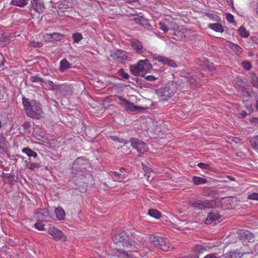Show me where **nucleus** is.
<instances>
[{"label": "nucleus", "mask_w": 258, "mask_h": 258, "mask_svg": "<svg viewBox=\"0 0 258 258\" xmlns=\"http://www.w3.org/2000/svg\"><path fill=\"white\" fill-rule=\"evenodd\" d=\"M159 28L162 30L163 31H164L165 33L167 32L168 31V27H167V26L164 23H161L160 22L159 24Z\"/></svg>", "instance_id": "43"}, {"label": "nucleus", "mask_w": 258, "mask_h": 258, "mask_svg": "<svg viewBox=\"0 0 258 258\" xmlns=\"http://www.w3.org/2000/svg\"><path fill=\"white\" fill-rule=\"evenodd\" d=\"M3 177L8 178L10 182H12L14 180V175L9 173H3Z\"/></svg>", "instance_id": "47"}, {"label": "nucleus", "mask_w": 258, "mask_h": 258, "mask_svg": "<svg viewBox=\"0 0 258 258\" xmlns=\"http://www.w3.org/2000/svg\"><path fill=\"white\" fill-rule=\"evenodd\" d=\"M250 143L251 147L256 151H258V136L250 139Z\"/></svg>", "instance_id": "31"}, {"label": "nucleus", "mask_w": 258, "mask_h": 258, "mask_svg": "<svg viewBox=\"0 0 258 258\" xmlns=\"http://www.w3.org/2000/svg\"><path fill=\"white\" fill-rule=\"evenodd\" d=\"M238 31H239V35L242 37L247 38L249 36V33L247 31L246 29L243 26H241L238 29Z\"/></svg>", "instance_id": "34"}, {"label": "nucleus", "mask_w": 258, "mask_h": 258, "mask_svg": "<svg viewBox=\"0 0 258 258\" xmlns=\"http://www.w3.org/2000/svg\"><path fill=\"white\" fill-rule=\"evenodd\" d=\"M202 249V246L201 245H197L195 247L194 249L196 251H198L200 252L201 250Z\"/></svg>", "instance_id": "58"}, {"label": "nucleus", "mask_w": 258, "mask_h": 258, "mask_svg": "<svg viewBox=\"0 0 258 258\" xmlns=\"http://www.w3.org/2000/svg\"><path fill=\"white\" fill-rule=\"evenodd\" d=\"M154 58L155 60H157L159 62H162L163 64H167L171 67H175L177 66L176 63L174 60L169 59L165 56L155 55Z\"/></svg>", "instance_id": "13"}, {"label": "nucleus", "mask_w": 258, "mask_h": 258, "mask_svg": "<svg viewBox=\"0 0 258 258\" xmlns=\"http://www.w3.org/2000/svg\"><path fill=\"white\" fill-rule=\"evenodd\" d=\"M14 4L20 7H23L26 5L27 2L25 0H14Z\"/></svg>", "instance_id": "38"}, {"label": "nucleus", "mask_w": 258, "mask_h": 258, "mask_svg": "<svg viewBox=\"0 0 258 258\" xmlns=\"http://www.w3.org/2000/svg\"><path fill=\"white\" fill-rule=\"evenodd\" d=\"M56 218L59 220H64L66 217V213L64 210L60 207L56 208L54 211Z\"/></svg>", "instance_id": "18"}, {"label": "nucleus", "mask_w": 258, "mask_h": 258, "mask_svg": "<svg viewBox=\"0 0 258 258\" xmlns=\"http://www.w3.org/2000/svg\"><path fill=\"white\" fill-rule=\"evenodd\" d=\"M29 46L33 47L40 48L43 46V43L41 42L31 41L29 42Z\"/></svg>", "instance_id": "39"}, {"label": "nucleus", "mask_w": 258, "mask_h": 258, "mask_svg": "<svg viewBox=\"0 0 258 258\" xmlns=\"http://www.w3.org/2000/svg\"><path fill=\"white\" fill-rule=\"evenodd\" d=\"M7 144H3V143L0 141V149L4 150L5 146H6Z\"/></svg>", "instance_id": "62"}, {"label": "nucleus", "mask_w": 258, "mask_h": 258, "mask_svg": "<svg viewBox=\"0 0 258 258\" xmlns=\"http://www.w3.org/2000/svg\"><path fill=\"white\" fill-rule=\"evenodd\" d=\"M247 114L246 112L245 111L243 110L238 114V117L239 118H244L246 116Z\"/></svg>", "instance_id": "52"}, {"label": "nucleus", "mask_w": 258, "mask_h": 258, "mask_svg": "<svg viewBox=\"0 0 258 258\" xmlns=\"http://www.w3.org/2000/svg\"><path fill=\"white\" fill-rule=\"evenodd\" d=\"M46 35L48 37V39H50L53 40L58 41L61 39L62 35L58 33H53L51 34H46Z\"/></svg>", "instance_id": "28"}, {"label": "nucleus", "mask_w": 258, "mask_h": 258, "mask_svg": "<svg viewBox=\"0 0 258 258\" xmlns=\"http://www.w3.org/2000/svg\"><path fill=\"white\" fill-rule=\"evenodd\" d=\"M31 125L29 122L26 121L25 122L23 125L22 126L25 130H28L30 127Z\"/></svg>", "instance_id": "53"}, {"label": "nucleus", "mask_w": 258, "mask_h": 258, "mask_svg": "<svg viewBox=\"0 0 258 258\" xmlns=\"http://www.w3.org/2000/svg\"><path fill=\"white\" fill-rule=\"evenodd\" d=\"M49 212L47 209H41L38 213V217L39 218L46 219L49 217Z\"/></svg>", "instance_id": "30"}, {"label": "nucleus", "mask_w": 258, "mask_h": 258, "mask_svg": "<svg viewBox=\"0 0 258 258\" xmlns=\"http://www.w3.org/2000/svg\"><path fill=\"white\" fill-rule=\"evenodd\" d=\"M234 16L232 14L230 13H227L226 14V20L228 22L233 23L234 22Z\"/></svg>", "instance_id": "49"}, {"label": "nucleus", "mask_w": 258, "mask_h": 258, "mask_svg": "<svg viewBox=\"0 0 258 258\" xmlns=\"http://www.w3.org/2000/svg\"><path fill=\"white\" fill-rule=\"evenodd\" d=\"M130 142L132 147L136 149L141 154L140 156H142V154L148 150L146 143L137 138H132Z\"/></svg>", "instance_id": "8"}, {"label": "nucleus", "mask_w": 258, "mask_h": 258, "mask_svg": "<svg viewBox=\"0 0 258 258\" xmlns=\"http://www.w3.org/2000/svg\"><path fill=\"white\" fill-rule=\"evenodd\" d=\"M242 67L246 71L250 70L252 67L251 63L247 61L242 62Z\"/></svg>", "instance_id": "42"}, {"label": "nucleus", "mask_w": 258, "mask_h": 258, "mask_svg": "<svg viewBox=\"0 0 258 258\" xmlns=\"http://www.w3.org/2000/svg\"><path fill=\"white\" fill-rule=\"evenodd\" d=\"M132 75L138 76L141 73H148L152 69V65L147 59L140 60L136 65H131L130 67Z\"/></svg>", "instance_id": "4"}, {"label": "nucleus", "mask_w": 258, "mask_h": 258, "mask_svg": "<svg viewBox=\"0 0 258 258\" xmlns=\"http://www.w3.org/2000/svg\"><path fill=\"white\" fill-rule=\"evenodd\" d=\"M148 214L151 217L156 219H160L161 217V213L156 209H149Z\"/></svg>", "instance_id": "25"}, {"label": "nucleus", "mask_w": 258, "mask_h": 258, "mask_svg": "<svg viewBox=\"0 0 258 258\" xmlns=\"http://www.w3.org/2000/svg\"><path fill=\"white\" fill-rule=\"evenodd\" d=\"M109 138L114 142H117L120 143L127 144L128 143V142L127 140L122 138H119L118 137L115 136H110L109 137Z\"/></svg>", "instance_id": "35"}, {"label": "nucleus", "mask_w": 258, "mask_h": 258, "mask_svg": "<svg viewBox=\"0 0 258 258\" xmlns=\"http://www.w3.org/2000/svg\"><path fill=\"white\" fill-rule=\"evenodd\" d=\"M235 256V253H230L228 256H225L226 258H234Z\"/></svg>", "instance_id": "61"}, {"label": "nucleus", "mask_w": 258, "mask_h": 258, "mask_svg": "<svg viewBox=\"0 0 258 258\" xmlns=\"http://www.w3.org/2000/svg\"><path fill=\"white\" fill-rule=\"evenodd\" d=\"M87 163V161L83 158H78L73 164L72 173L75 175H83V173L85 172L84 170L86 169Z\"/></svg>", "instance_id": "7"}, {"label": "nucleus", "mask_w": 258, "mask_h": 258, "mask_svg": "<svg viewBox=\"0 0 258 258\" xmlns=\"http://www.w3.org/2000/svg\"><path fill=\"white\" fill-rule=\"evenodd\" d=\"M209 28L218 32H222L224 30L222 25L219 23L210 24L208 25Z\"/></svg>", "instance_id": "24"}, {"label": "nucleus", "mask_w": 258, "mask_h": 258, "mask_svg": "<svg viewBox=\"0 0 258 258\" xmlns=\"http://www.w3.org/2000/svg\"><path fill=\"white\" fill-rule=\"evenodd\" d=\"M34 227L39 230H43L45 229L44 225L40 222H37L35 223Z\"/></svg>", "instance_id": "44"}, {"label": "nucleus", "mask_w": 258, "mask_h": 258, "mask_svg": "<svg viewBox=\"0 0 258 258\" xmlns=\"http://www.w3.org/2000/svg\"><path fill=\"white\" fill-rule=\"evenodd\" d=\"M249 75L251 80V84L254 88L258 89V77L253 72H250Z\"/></svg>", "instance_id": "22"}, {"label": "nucleus", "mask_w": 258, "mask_h": 258, "mask_svg": "<svg viewBox=\"0 0 258 258\" xmlns=\"http://www.w3.org/2000/svg\"><path fill=\"white\" fill-rule=\"evenodd\" d=\"M125 171V169L124 168H120L119 169V172L120 173H124V171Z\"/></svg>", "instance_id": "63"}, {"label": "nucleus", "mask_w": 258, "mask_h": 258, "mask_svg": "<svg viewBox=\"0 0 258 258\" xmlns=\"http://www.w3.org/2000/svg\"><path fill=\"white\" fill-rule=\"evenodd\" d=\"M31 4L35 11L39 13H42L44 10V6L41 0H32Z\"/></svg>", "instance_id": "16"}, {"label": "nucleus", "mask_w": 258, "mask_h": 258, "mask_svg": "<svg viewBox=\"0 0 258 258\" xmlns=\"http://www.w3.org/2000/svg\"><path fill=\"white\" fill-rule=\"evenodd\" d=\"M202 69L209 72H213L215 70V67L213 63L206 59L204 63L201 64Z\"/></svg>", "instance_id": "19"}, {"label": "nucleus", "mask_w": 258, "mask_h": 258, "mask_svg": "<svg viewBox=\"0 0 258 258\" xmlns=\"http://www.w3.org/2000/svg\"><path fill=\"white\" fill-rule=\"evenodd\" d=\"M246 93L248 97H251L253 95H254L255 93L253 90H251L250 91H246Z\"/></svg>", "instance_id": "57"}, {"label": "nucleus", "mask_w": 258, "mask_h": 258, "mask_svg": "<svg viewBox=\"0 0 258 258\" xmlns=\"http://www.w3.org/2000/svg\"><path fill=\"white\" fill-rule=\"evenodd\" d=\"M73 38L75 42H79L83 39V36L81 33H76L73 35Z\"/></svg>", "instance_id": "37"}, {"label": "nucleus", "mask_w": 258, "mask_h": 258, "mask_svg": "<svg viewBox=\"0 0 258 258\" xmlns=\"http://www.w3.org/2000/svg\"><path fill=\"white\" fill-rule=\"evenodd\" d=\"M118 98L120 99V100H122V101L124 103L125 109L127 111L134 112L145 109L143 107L135 105L134 103L129 102L126 100L123 99L122 97L120 96H119Z\"/></svg>", "instance_id": "12"}, {"label": "nucleus", "mask_w": 258, "mask_h": 258, "mask_svg": "<svg viewBox=\"0 0 258 258\" xmlns=\"http://www.w3.org/2000/svg\"><path fill=\"white\" fill-rule=\"evenodd\" d=\"M10 42L9 38L4 34H0V45H5Z\"/></svg>", "instance_id": "33"}, {"label": "nucleus", "mask_w": 258, "mask_h": 258, "mask_svg": "<svg viewBox=\"0 0 258 258\" xmlns=\"http://www.w3.org/2000/svg\"><path fill=\"white\" fill-rule=\"evenodd\" d=\"M60 70L61 72L64 71L66 69L70 68L72 66L71 63H70L66 58H63L60 61Z\"/></svg>", "instance_id": "23"}, {"label": "nucleus", "mask_w": 258, "mask_h": 258, "mask_svg": "<svg viewBox=\"0 0 258 258\" xmlns=\"http://www.w3.org/2000/svg\"><path fill=\"white\" fill-rule=\"evenodd\" d=\"M131 43L132 48L137 53L143 55L146 53V50L143 48L142 44L139 40L136 39H132L131 40Z\"/></svg>", "instance_id": "11"}, {"label": "nucleus", "mask_w": 258, "mask_h": 258, "mask_svg": "<svg viewBox=\"0 0 258 258\" xmlns=\"http://www.w3.org/2000/svg\"><path fill=\"white\" fill-rule=\"evenodd\" d=\"M111 176L115 180L119 181H121L122 179H123L126 176L125 173H120L117 171H113L111 172Z\"/></svg>", "instance_id": "27"}, {"label": "nucleus", "mask_w": 258, "mask_h": 258, "mask_svg": "<svg viewBox=\"0 0 258 258\" xmlns=\"http://www.w3.org/2000/svg\"><path fill=\"white\" fill-rule=\"evenodd\" d=\"M48 83L49 84V89L53 90V91H57L59 89V85L58 84L54 83L51 81H48Z\"/></svg>", "instance_id": "36"}, {"label": "nucleus", "mask_w": 258, "mask_h": 258, "mask_svg": "<svg viewBox=\"0 0 258 258\" xmlns=\"http://www.w3.org/2000/svg\"><path fill=\"white\" fill-rule=\"evenodd\" d=\"M220 217V215L217 213L214 212L209 213L208 215L205 223L206 224H210L213 222L218 220Z\"/></svg>", "instance_id": "17"}, {"label": "nucleus", "mask_w": 258, "mask_h": 258, "mask_svg": "<svg viewBox=\"0 0 258 258\" xmlns=\"http://www.w3.org/2000/svg\"><path fill=\"white\" fill-rule=\"evenodd\" d=\"M142 166L143 167V169L144 170L145 172H150V171H152L150 167L148 166L147 165H146L144 163L142 164Z\"/></svg>", "instance_id": "51"}, {"label": "nucleus", "mask_w": 258, "mask_h": 258, "mask_svg": "<svg viewBox=\"0 0 258 258\" xmlns=\"http://www.w3.org/2000/svg\"><path fill=\"white\" fill-rule=\"evenodd\" d=\"M189 205L195 209L202 210L205 209L220 208L221 202L219 199L205 201L194 199L190 201Z\"/></svg>", "instance_id": "2"}, {"label": "nucleus", "mask_w": 258, "mask_h": 258, "mask_svg": "<svg viewBox=\"0 0 258 258\" xmlns=\"http://www.w3.org/2000/svg\"><path fill=\"white\" fill-rule=\"evenodd\" d=\"M229 47L233 50L237 54H241L242 52V49L237 44L234 43L229 42Z\"/></svg>", "instance_id": "20"}, {"label": "nucleus", "mask_w": 258, "mask_h": 258, "mask_svg": "<svg viewBox=\"0 0 258 258\" xmlns=\"http://www.w3.org/2000/svg\"><path fill=\"white\" fill-rule=\"evenodd\" d=\"M4 57L2 53H0V67L4 64Z\"/></svg>", "instance_id": "55"}, {"label": "nucleus", "mask_w": 258, "mask_h": 258, "mask_svg": "<svg viewBox=\"0 0 258 258\" xmlns=\"http://www.w3.org/2000/svg\"><path fill=\"white\" fill-rule=\"evenodd\" d=\"M149 240L157 248L163 251H167L169 250L170 248H173V247L170 245L169 240L166 238L158 236H150L149 237Z\"/></svg>", "instance_id": "5"}, {"label": "nucleus", "mask_w": 258, "mask_h": 258, "mask_svg": "<svg viewBox=\"0 0 258 258\" xmlns=\"http://www.w3.org/2000/svg\"><path fill=\"white\" fill-rule=\"evenodd\" d=\"M22 103L24 107L25 110L26 111V114L27 115V112H28L31 109V101H30L29 99L23 96L22 97Z\"/></svg>", "instance_id": "21"}, {"label": "nucleus", "mask_w": 258, "mask_h": 258, "mask_svg": "<svg viewBox=\"0 0 258 258\" xmlns=\"http://www.w3.org/2000/svg\"><path fill=\"white\" fill-rule=\"evenodd\" d=\"M22 152L26 154L29 157H33L36 158L37 157V154L36 152L32 150L29 148H24L22 149Z\"/></svg>", "instance_id": "29"}, {"label": "nucleus", "mask_w": 258, "mask_h": 258, "mask_svg": "<svg viewBox=\"0 0 258 258\" xmlns=\"http://www.w3.org/2000/svg\"><path fill=\"white\" fill-rule=\"evenodd\" d=\"M198 166L202 169H205L207 170H210L211 168L210 165L207 163H199L198 164Z\"/></svg>", "instance_id": "45"}, {"label": "nucleus", "mask_w": 258, "mask_h": 258, "mask_svg": "<svg viewBox=\"0 0 258 258\" xmlns=\"http://www.w3.org/2000/svg\"><path fill=\"white\" fill-rule=\"evenodd\" d=\"M27 116L32 118L39 119L43 113V110L41 104L35 100H31V106Z\"/></svg>", "instance_id": "6"}, {"label": "nucleus", "mask_w": 258, "mask_h": 258, "mask_svg": "<svg viewBox=\"0 0 258 258\" xmlns=\"http://www.w3.org/2000/svg\"><path fill=\"white\" fill-rule=\"evenodd\" d=\"M145 80L148 81H154L158 79L154 75H145V74L142 76Z\"/></svg>", "instance_id": "40"}, {"label": "nucleus", "mask_w": 258, "mask_h": 258, "mask_svg": "<svg viewBox=\"0 0 258 258\" xmlns=\"http://www.w3.org/2000/svg\"><path fill=\"white\" fill-rule=\"evenodd\" d=\"M177 90V85L172 82L157 89L156 93L162 100H167L175 94Z\"/></svg>", "instance_id": "3"}, {"label": "nucleus", "mask_w": 258, "mask_h": 258, "mask_svg": "<svg viewBox=\"0 0 258 258\" xmlns=\"http://www.w3.org/2000/svg\"><path fill=\"white\" fill-rule=\"evenodd\" d=\"M208 180L206 178L198 177L194 176L192 177V182L196 185H200L206 183L207 182Z\"/></svg>", "instance_id": "26"}, {"label": "nucleus", "mask_w": 258, "mask_h": 258, "mask_svg": "<svg viewBox=\"0 0 258 258\" xmlns=\"http://www.w3.org/2000/svg\"><path fill=\"white\" fill-rule=\"evenodd\" d=\"M250 121L251 123L258 124V118L253 117L250 119Z\"/></svg>", "instance_id": "56"}, {"label": "nucleus", "mask_w": 258, "mask_h": 258, "mask_svg": "<svg viewBox=\"0 0 258 258\" xmlns=\"http://www.w3.org/2000/svg\"><path fill=\"white\" fill-rule=\"evenodd\" d=\"M48 232L50 234L55 240H59L62 238V232L56 228L52 227L49 228Z\"/></svg>", "instance_id": "14"}, {"label": "nucleus", "mask_w": 258, "mask_h": 258, "mask_svg": "<svg viewBox=\"0 0 258 258\" xmlns=\"http://www.w3.org/2000/svg\"><path fill=\"white\" fill-rule=\"evenodd\" d=\"M0 141H1V142L4 145L8 144V142L6 141V139L1 134H0Z\"/></svg>", "instance_id": "54"}, {"label": "nucleus", "mask_w": 258, "mask_h": 258, "mask_svg": "<svg viewBox=\"0 0 258 258\" xmlns=\"http://www.w3.org/2000/svg\"><path fill=\"white\" fill-rule=\"evenodd\" d=\"M112 239L115 243L121 242L125 248L124 249L116 248V250L117 253L122 254L124 258H135L132 252L136 251L139 244L133 240L126 232H120L115 234L112 237Z\"/></svg>", "instance_id": "1"}, {"label": "nucleus", "mask_w": 258, "mask_h": 258, "mask_svg": "<svg viewBox=\"0 0 258 258\" xmlns=\"http://www.w3.org/2000/svg\"><path fill=\"white\" fill-rule=\"evenodd\" d=\"M232 141L236 143H239L240 142V139L238 137H234Z\"/></svg>", "instance_id": "60"}, {"label": "nucleus", "mask_w": 258, "mask_h": 258, "mask_svg": "<svg viewBox=\"0 0 258 258\" xmlns=\"http://www.w3.org/2000/svg\"><path fill=\"white\" fill-rule=\"evenodd\" d=\"M184 82L192 89H195L200 86V84L194 76H188L184 77Z\"/></svg>", "instance_id": "15"}, {"label": "nucleus", "mask_w": 258, "mask_h": 258, "mask_svg": "<svg viewBox=\"0 0 258 258\" xmlns=\"http://www.w3.org/2000/svg\"><path fill=\"white\" fill-rule=\"evenodd\" d=\"M255 106L256 109L257 110H258V101H257V102H256V103L255 104Z\"/></svg>", "instance_id": "64"}, {"label": "nucleus", "mask_w": 258, "mask_h": 258, "mask_svg": "<svg viewBox=\"0 0 258 258\" xmlns=\"http://www.w3.org/2000/svg\"><path fill=\"white\" fill-rule=\"evenodd\" d=\"M118 73L119 74V75L124 79H127L129 78L128 74L126 73L122 69L119 70Z\"/></svg>", "instance_id": "48"}, {"label": "nucleus", "mask_w": 258, "mask_h": 258, "mask_svg": "<svg viewBox=\"0 0 258 258\" xmlns=\"http://www.w3.org/2000/svg\"><path fill=\"white\" fill-rule=\"evenodd\" d=\"M239 236L242 242L244 245H248V243H252L254 240V234L247 230H240Z\"/></svg>", "instance_id": "9"}, {"label": "nucleus", "mask_w": 258, "mask_h": 258, "mask_svg": "<svg viewBox=\"0 0 258 258\" xmlns=\"http://www.w3.org/2000/svg\"><path fill=\"white\" fill-rule=\"evenodd\" d=\"M30 80L32 82L40 83V85H42L41 83L46 84V82L44 80L38 76H31Z\"/></svg>", "instance_id": "32"}, {"label": "nucleus", "mask_w": 258, "mask_h": 258, "mask_svg": "<svg viewBox=\"0 0 258 258\" xmlns=\"http://www.w3.org/2000/svg\"><path fill=\"white\" fill-rule=\"evenodd\" d=\"M204 258H218L214 254H210L206 256Z\"/></svg>", "instance_id": "59"}, {"label": "nucleus", "mask_w": 258, "mask_h": 258, "mask_svg": "<svg viewBox=\"0 0 258 258\" xmlns=\"http://www.w3.org/2000/svg\"><path fill=\"white\" fill-rule=\"evenodd\" d=\"M249 199L258 201V193H252L248 196Z\"/></svg>", "instance_id": "50"}, {"label": "nucleus", "mask_w": 258, "mask_h": 258, "mask_svg": "<svg viewBox=\"0 0 258 258\" xmlns=\"http://www.w3.org/2000/svg\"><path fill=\"white\" fill-rule=\"evenodd\" d=\"M28 164L29 165V168L31 170H33L35 168H39L41 166L40 164L38 163L31 162L29 163Z\"/></svg>", "instance_id": "41"}, {"label": "nucleus", "mask_w": 258, "mask_h": 258, "mask_svg": "<svg viewBox=\"0 0 258 258\" xmlns=\"http://www.w3.org/2000/svg\"><path fill=\"white\" fill-rule=\"evenodd\" d=\"M110 56L117 61L122 60H129L130 57L127 55V53L121 49H118L111 52Z\"/></svg>", "instance_id": "10"}, {"label": "nucleus", "mask_w": 258, "mask_h": 258, "mask_svg": "<svg viewBox=\"0 0 258 258\" xmlns=\"http://www.w3.org/2000/svg\"><path fill=\"white\" fill-rule=\"evenodd\" d=\"M235 79V81L238 85L242 86L245 84V79H242L240 77H236Z\"/></svg>", "instance_id": "46"}]
</instances>
